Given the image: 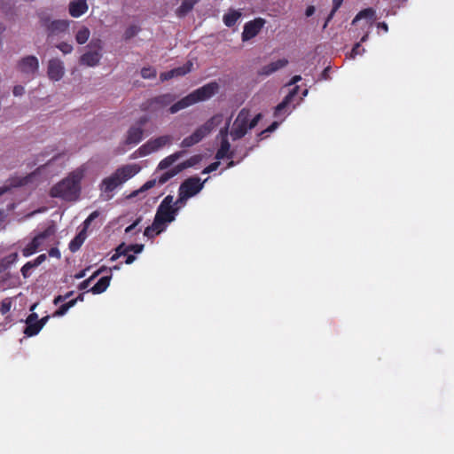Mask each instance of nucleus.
Here are the masks:
<instances>
[{
  "mask_svg": "<svg viewBox=\"0 0 454 454\" xmlns=\"http://www.w3.org/2000/svg\"><path fill=\"white\" fill-rule=\"evenodd\" d=\"M82 175L78 172L69 174L66 178L56 184L51 189V196L60 198L67 201L76 200L81 192Z\"/></svg>",
  "mask_w": 454,
  "mask_h": 454,
  "instance_id": "nucleus-1",
  "label": "nucleus"
},
{
  "mask_svg": "<svg viewBox=\"0 0 454 454\" xmlns=\"http://www.w3.org/2000/svg\"><path fill=\"white\" fill-rule=\"evenodd\" d=\"M219 90V85L216 82H211L204 86L193 90L182 99L176 101L174 105L167 110L168 114H174L177 112L189 107L198 102L205 101L213 97Z\"/></svg>",
  "mask_w": 454,
  "mask_h": 454,
  "instance_id": "nucleus-2",
  "label": "nucleus"
},
{
  "mask_svg": "<svg viewBox=\"0 0 454 454\" xmlns=\"http://www.w3.org/2000/svg\"><path fill=\"white\" fill-rule=\"evenodd\" d=\"M141 168L137 164H127L118 168L111 176L104 178L100 190L106 193L114 192L118 186L136 176Z\"/></svg>",
  "mask_w": 454,
  "mask_h": 454,
  "instance_id": "nucleus-3",
  "label": "nucleus"
},
{
  "mask_svg": "<svg viewBox=\"0 0 454 454\" xmlns=\"http://www.w3.org/2000/svg\"><path fill=\"white\" fill-rule=\"evenodd\" d=\"M249 110L243 108L239 113L230 132L232 140L242 138L248 129H254L261 121L262 114H257L251 121Z\"/></svg>",
  "mask_w": 454,
  "mask_h": 454,
  "instance_id": "nucleus-4",
  "label": "nucleus"
},
{
  "mask_svg": "<svg viewBox=\"0 0 454 454\" xmlns=\"http://www.w3.org/2000/svg\"><path fill=\"white\" fill-rule=\"evenodd\" d=\"M223 114H215L204 124L198 127L192 135L184 137L181 142V147L188 148L198 143H200L204 137H206L211 131L221 124L223 121Z\"/></svg>",
  "mask_w": 454,
  "mask_h": 454,
  "instance_id": "nucleus-5",
  "label": "nucleus"
},
{
  "mask_svg": "<svg viewBox=\"0 0 454 454\" xmlns=\"http://www.w3.org/2000/svg\"><path fill=\"white\" fill-rule=\"evenodd\" d=\"M176 99V96L172 93H165L155 96L145 101L142 104V110L158 114L168 106V109L174 105Z\"/></svg>",
  "mask_w": 454,
  "mask_h": 454,
  "instance_id": "nucleus-6",
  "label": "nucleus"
},
{
  "mask_svg": "<svg viewBox=\"0 0 454 454\" xmlns=\"http://www.w3.org/2000/svg\"><path fill=\"white\" fill-rule=\"evenodd\" d=\"M176 208L173 207V196L167 195L159 205L155 216V225L160 224L166 228L167 223L175 221L176 215Z\"/></svg>",
  "mask_w": 454,
  "mask_h": 454,
  "instance_id": "nucleus-7",
  "label": "nucleus"
},
{
  "mask_svg": "<svg viewBox=\"0 0 454 454\" xmlns=\"http://www.w3.org/2000/svg\"><path fill=\"white\" fill-rule=\"evenodd\" d=\"M172 142V137L169 135H164L158 137L156 138H152L148 140L145 144L141 145L137 153L139 156L144 157L148 154H151L152 153H154L160 148L164 147L167 145L171 144Z\"/></svg>",
  "mask_w": 454,
  "mask_h": 454,
  "instance_id": "nucleus-8",
  "label": "nucleus"
},
{
  "mask_svg": "<svg viewBox=\"0 0 454 454\" xmlns=\"http://www.w3.org/2000/svg\"><path fill=\"white\" fill-rule=\"evenodd\" d=\"M197 176H190L181 183L178 188V193L184 194L186 198L190 199L197 195L204 187V183Z\"/></svg>",
  "mask_w": 454,
  "mask_h": 454,
  "instance_id": "nucleus-9",
  "label": "nucleus"
},
{
  "mask_svg": "<svg viewBox=\"0 0 454 454\" xmlns=\"http://www.w3.org/2000/svg\"><path fill=\"white\" fill-rule=\"evenodd\" d=\"M266 20L262 18H255L244 25L241 35L242 41L246 42L255 37L264 27Z\"/></svg>",
  "mask_w": 454,
  "mask_h": 454,
  "instance_id": "nucleus-10",
  "label": "nucleus"
},
{
  "mask_svg": "<svg viewBox=\"0 0 454 454\" xmlns=\"http://www.w3.org/2000/svg\"><path fill=\"white\" fill-rule=\"evenodd\" d=\"M19 70L25 74L34 76L39 69V61L35 56L29 55L18 62Z\"/></svg>",
  "mask_w": 454,
  "mask_h": 454,
  "instance_id": "nucleus-11",
  "label": "nucleus"
},
{
  "mask_svg": "<svg viewBox=\"0 0 454 454\" xmlns=\"http://www.w3.org/2000/svg\"><path fill=\"white\" fill-rule=\"evenodd\" d=\"M47 74L50 80L58 82L65 74L64 63L59 59H51L48 62Z\"/></svg>",
  "mask_w": 454,
  "mask_h": 454,
  "instance_id": "nucleus-12",
  "label": "nucleus"
},
{
  "mask_svg": "<svg viewBox=\"0 0 454 454\" xmlns=\"http://www.w3.org/2000/svg\"><path fill=\"white\" fill-rule=\"evenodd\" d=\"M144 137V129L141 127L131 126L127 131L124 144L126 145H135L139 144Z\"/></svg>",
  "mask_w": 454,
  "mask_h": 454,
  "instance_id": "nucleus-13",
  "label": "nucleus"
},
{
  "mask_svg": "<svg viewBox=\"0 0 454 454\" xmlns=\"http://www.w3.org/2000/svg\"><path fill=\"white\" fill-rule=\"evenodd\" d=\"M299 90V86H294L293 90L285 97L281 103H279L274 111L275 117H280L283 114H285L286 109L291 104L294 98L297 95Z\"/></svg>",
  "mask_w": 454,
  "mask_h": 454,
  "instance_id": "nucleus-14",
  "label": "nucleus"
},
{
  "mask_svg": "<svg viewBox=\"0 0 454 454\" xmlns=\"http://www.w3.org/2000/svg\"><path fill=\"white\" fill-rule=\"evenodd\" d=\"M288 64V60L286 59H278L277 61L271 62L262 67L259 72V75L268 76L276 71L285 67Z\"/></svg>",
  "mask_w": 454,
  "mask_h": 454,
  "instance_id": "nucleus-15",
  "label": "nucleus"
},
{
  "mask_svg": "<svg viewBox=\"0 0 454 454\" xmlns=\"http://www.w3.org/2000/svg\"><path fill=\"white\" fill-rule=\"evenodd\" d=\"M86 0H75L69 4V14L74 18H78L88 11Z\"/></svg>",
  "mask_w": 454,
  "mask_h": 454,
  "instance_id": "nucleus-16",
  "label": "nucleus"
},
{
  "mask_svg": "<svg viewBox=\"0 0 454 454\" xmlns=\"http://www.w3.org/2000/svg\"><path fill=\"white\" fill-rule=\"evenodd\" d=\"M102 55L98 51H90L83 53L80 58V63L88 67H95L98 65Z\"/></svg>",
  "mask_w": 454,
  "mask_h": 454,
  "instance_id": "nucleus-17",
  "label": "nucleus"
},
{
  "mask_svg": "<svg viewBox=\"0 0 454 454\" xmlns=\"http://www.w3.org/2000/svg\"><path fill=\"white\" fill-rule=\"evenodd\" d=\"M186 153V151L181 150L177 151L164 159H162L160 163L158 164L157 169L159 170H164L168 168L172 164H174L176 160L184 157Z\"/></svg>",
  "mask_w": 454,
  "mask_h": 454,
  "instance_id": "nucleus-18",
  "label": "nucleus"
},
{
  "mask_svg": "<svg viewBox=\"0 0 454 454\" xmlns=\"http://www.w3.org/2000/svg\"><path fill=\"white\" fill-rule=\"evenodd\" d=\"M224 158L232 159L233 152L231 151V145L227 137H223L221 140L220 148L215 153L216 160H223Z\"/></svg>",
  "mask_w": 454,
  "mask_h": 454,
  "instance_id": "nucleus-19",
  "label": "nucleus"
},
{
  "mask_svg": "<svg viewBox=\"0 0 454 454\" xmlns=\"http://www.w3.org/2000/svg\"><path fill=\"white\" fill-rule=\"evenodd\" d=\"M84 299V294H80L75 299H72L67 302L63 303L59 308L53 313V317L64 316L70 308L74 307L77 301H82Z\"/></svg>",
  "mask_w": 454,
  "mask_h": 454,
  "instance_id": "nucleus-20",
  "label": "nucleus"
},
{
  "mask_svg": "<svg viewBox=\"0 0 454 454\" xmlns=\"http://www.w3.org/2000/svg\"><path fill=\"white\" fill-rule=\"evenodd\" d=\"M68 22L63 20H56L51 21L47 25V30L50 34H57L66 31L68 28Z\"/></svg>",
  "mask_w": 454,
  "mask_h": 454,
  "instance_id": "nucleus-21",
  "label": "nucleus"
},
{
  "mask_svg": "<svg viewBox=\"0 0 454 454\" xmlns=\"http://www.w3.org/2000/svg\"><path fill=\"white\" fill-rule=\"evenodd\" d=\"M111 275L104 276L90 288V292L94 294L104 293L110 285Z\"/></svg>",
  "mask_w": 454,
  "mask_h": 454,
  "instance_id": "nucleus-22",
  "label": "nucleus"
},
{
  "mask_svg": "<svg viewBox=\"0 0 454 454\" xmlns=\"http://www.w3.org/2000/svg\"><path fill=\"white\" fill-rule=\"evenodd\" d=\"M87 239V233L84 232V231H80L77 235L70 241L69 243V249L71 252L75 253L77 252L82 244L84 243L85 239Z\"/></svg>",
  "mask_w": 454,
  "mask_h": 454,
  "instance_id": "nucleus-23",
  "label": "nucleus"
},
{
  "mask_svg": "<svg viewBox=\"0 0 454 454\" xmlns=\"http://www.w3.org/2000/svg\"><path fill=\"white\" fill-rule=\"evenodd\" d=\"M242 13L239 10H230L223 17V23L226 27H233L241 17Z\"/></svg>",
  "mask_w": 454,
  "mask_h": 454,
  "instance_id": "nucleus-24",
  "label": "nucleus"
},
{
  "mask_svg": "<svg viewBox=\"0 0 454 454\" xmlns=\"http://www.w3.org/2000/svg\"><path fill=\"white\" fill-rule=\"evenodd\" d=\"M375 17V11L372 8H366L360 11L354 20H352V25H355L358 20L362 19H368L370 20L368 26L370 27L372 24V21Z\"/></svg>",
  "mask_w": 454,
  "mask_h": 454,
  "instance_id": "nucleus-25",
  "label": "nucleus"
},
{
  "mask_svg": "<svg viewBox=\"0 0 454 454\" xmlns=\"http://www.w3.org/2000/svg\"><path fill=\"white\" fill-rule=\"evenodd\" d=\"M201 160H202V156L200 154H196V155L190 157L188 160L177 164L176 166H177V168L179 169V171L182 172L183 170H184L186 168L196 166L197 164H199L201 161Z\"/></svg>",
  "mask_w": 454,
  "mask_h": 454,
  "instance_id": "nucleus-26",
  "label": "nucleus"
},
{
  "mask_svg": "<svg viewBox=\"0 0 454 454\" xmlns=\"http://www.w3.org/2000/svg\"><path fill=\"white\" fill-rule=\"evenodd\" d=\"M196 0H184L181 5L176 9V13L178 17L185 16L189 12H191L195 4Z\"/></svg>",
  "mask_w": 454,
  "mask_h": 454,
  "instance_id": "nucleus-27",
  "label": "nucleus"
},
{
  "mask_svg": "<svg viewBox=\"0 0 454 454\" xmlns=\"http://www.w3.org/2000/svg\"><path fill=\"white\" fill-rule=\"evenodd\" d=\"M56 231H57L56 225L54 224L53 222H51V224L44 231H43L40 233H38L37 235H35V238L37 239V240L41 244H43L44 239H46L51 236H54Z\"/></svg>",
  "mask_w": 454,
  "mask_h": 454,
  "instance_id": "nucleus-28",
  "label": "nucleus"
},
{
  "mask_svg": "<svg viewBox=\"0 0 454 454\" xmlns=\"http://www.w3.org/2000/svg\"><path fill=\"white\" fill-rule=\"evenodd\" d=\"M120 267L119 266H114L112 269H109V271L113 270H119ZM106 271H108V269L106 267H101L99 268L97 271H95L93 273L92 276H90L89 278H87L86 280L82 281L80 285H79V289L80 290H83V289H86L89 286H90V281L95 278L97 276H98L99 274L103 273V272H106Z\"/></svg>",
  "mask_w": 454,
  "mask_h": 454,
  "instance_id": "nucleus-29",
  "label": "nucleus"
},
{
  "mask_svg": "<svg viewBox=\"0 0 454 454\" xmlns=\"http://www.w3.org/2000/svg\"><path fill=\"white\" fill-rule=\"evenodd\" d=\"M42 244L35 237L32 240L22 249V254L28 257L35 254Z\"/></svg>",
  "mask_w": 454,
  "mask_h": 454,
  "instance_id": "nucleus-30",
  "label": "nucleus"
},
{
  "mask_svg": "<svg viewBox=\"0 0 454 454\" xmlns=\"http://www.w3.org/2000/svg\"><path fill=\"white\" fill-rule=\"evenodd\" d=\"M165 230V227L160 226V224L155 225V221L153 220V223L146 227L144 235L149 239L153 238L155 235L160 234Z\"/></svg>",
  "mask_w": 454,
  "mask_h": 454,
  "instance_id": "nucleus-31",
  "label": "nucleus"
},
{
  "mask_svg": "<svg viewBox=\"0 0 454 454\" xmlns=\"http://www.w3.org/2000/svg\"><path fill=\"white\" fill-rule=\"evenodd\" d=\"M42 328L43 327L41 326L39 322L26 323L24 333L29 337L35 336L39 333Z\"/></svg>",
  "mask_w": 454,
  "mask_h": 454,
  "instance_id": "nucleus-32",
  "label": "nucleus"
},
{
  "mask_svg": "<svg viewBox=\"0 0 454 454\" xmlns=\"http://www.w3.org/2000/svg\"><path fill=\"white\" fill-rule=\"evenodd\" d=\"M90 35V31L87 27H82L75 35V40L77 43H85Z\"/></svg>",
  "mask_w": 454,
  "mask_h": 454,
  "instance_id": "nucleus-33",
  "label": "nucleus"
},
{
  "mask_svg": "<svg viewBox=\"0 0 454 454\" xmlns=\"http://www.w3.org/2000/svg\"><path fill=\"white\" fill-rule=\"evenodd\" d=\"M180 171L177 168V166L176 165L174 168L168 169V171L164 172L158 179V183L160 184H164L167 183L169 179L179 174Z\"/></svg>",
  "mask_w": 454,
  "mask_h": 454,
  "instance_id": "nucleus-34",
  "label": "nucleus"
},
{
  "mask_svg": "<svg viewBox=\"0 0 454 454\" xmlns=\"http://www.w3.org/2000/svg\"><path fill=\"white\" fill-rule=\"evenodd\" d=\"M367 39H368V33L364 35L363 37L361 38L360 42L356 43L353 46L352 51H351V57L352 58H355L356 55H361L362 52L364 51V49L362 48L361 43L365 42Z\"/></svg>",
  "mask_w": 454,
  "mask_h": 454,
  "instance_id": "nucleus-35",
  "label": "nucleus"
},
{
  "mask_svg": "<svg viewBox=\"0 0 454 454\" xmlns=\"http://www.w3.org/2000/svg\"><path fill=\"white\" fill-rule=\"evenodd\" d=\"M99 216V212L98 210L93 211L90 214V215L84 220L82 223V231L87 233L88 229L90 228L92 222Z\"/></svg>",
  "mask_w": 454,
  "mask_h": 454,
  "instance_id": "nucleus-36",
  "label": "nucleus"
},
{
  "mask_svg": "<svg viewBox=\"0 0 454 454\" xmlns=\"http://www.w3.org/2000/svg\"><path fill=\"white\" fill-rule=\"evenodd\" d=\"M129 253V249L128 248V246H126L124 243H121L115 249V254L112 255L111 261L117 260L121 255H127Z\"/></svg>",
  "mask_w": 454,
  "mask_h": 454,
  "instance_id": "nucleus-37",
  "label": "nucleus"
},
{
  "mask_svg": "<svg viewBox=\"0 0 454 454\" xmlns=\"http://www.w3.org/2000/svg\"><path fill=\"white\" fill-rule=\"evenodd\" d=\"M156 182H157L156 179H151V180L146 181L138 190L133 192L130 196L135 197L140 192H145L147 190L153 188L156 184Z\"/></svg>",
  "mask_w": 454,
  "mask_h": 454,
  "instance_id": "nucleus-38",
  "label": "nucleus"
},
{
  "mask_svg": "<svg viewBox=\"0 0 454 454\" xmlns=\"http://www.w3.org/2000/svg\"><path fill=\"white\" fill-rule=\"evenodd\" d=\"M139 31H140V28L137 26L131 25L126 28L123 37L126 41L129 40L132 37H134L135 35H137Z\"/></svg>",
  "mask_w": 454,
  "mask_h": 454,
  "instance_id": "nucleus-39",
  "label": "nucleus"
},
{
  "mask_svg": "<svg viewBox=\"0 0 454 454\" xmlns=\"http://www.w3.org/2000/svg\"><path fill=\"white\" fill-rule=\"evenodd\" d=\"M12 305V298L7 297V298H4V300H2L1 305H0L1 314L2 315L7 314L11 310Z\"/></svg>",
  "mask_w": 454,
  "mask_h": 454,
  "instance_id": "nucleus-40",
  "label": "nucleus"
},
{
  "mask_svg": "<svg viewBox=\"0 0 454 454\" xmlns=\"http://www.w3.org/2000/svg\"><path fill=\"white\" fill-rule=\"evenodd\" d=\"M189 199L186 198L184 194L178 193V198L176 201L173 200V207L176 208V214L178 211L186 205L187 200Z\"/></svg>",
  "mask_w": 454,
  "mask_h": 454,
  "instance_id": "nucleus-41",
  "label": "nucleus"
},
{
  "mask_svg": "<svg viewBox=\"0 0 454 454\" xmlns=\"http://www.w3.org/2000/svg\"><path fill=\"white\" fill-rule=\"evenodd\" d=\"M141 76L145 79H152L156 77V70L153 67H144L141 70Z\"/></svg>",
  "mask_w": 454,
  "mask_h": 454,
  "instance_id": "nucleus-42",
  "label": "nucleus"
},
{
  "mask_svg": "<svg viewBox=\"0 0 454 454\" xmlns=\"http://www.w3.org/2000/svg\"><path fill=\"white\" fill-rule=\"evenodd\" d=\"M192 66V63H189L187 65H184L183 67H179L176 68H174L176 76H183L186 74H188L191 71V67Z\"/></svg>",
  "mask_w": 454,
  "mask_h": 454,
  "instance_id": "nucleus-43",
  "label": "nucleus"
},
{
  "mask_svg": "<svg viewBox=\"0 0 454 454\" xmlns=\"http://www.w3.org/2000/svg\"><path fill=\"white\" fill-rule=\"evenodd\" d=\"M34 268H35V266L33 264L32 261L26 262L20 270L22 276L27 278L30 275V270Z\"/></svg>",
  "mask_w": 454,
  "mask_h": 454,
  "instance_id": "nucleus-44",
  "label": "nucleus"
},
{
  "mask_svg": "<svg viewBox=\"0 0 454 454\" xmlns=\"http://www.w3.org/2000/svg\"><path fill=\"white\" fill-rule=\"evenodd\" d=\"M57 48L64 54H69L73 51V46L67 43L62 42L57 45Z\"/></svg>",
  "mask_w": 454,
  "mask_h": 454,
  "instance_id": "nucleus-45",
  "label": "nucleus"
},
{
  "mask_svg": "<svg viewBox=\"0 0 454 454\" xmlns=\"http://www.w3.org/2000/svg\"><path fill=\"white\" fill-rule=\"evenodd\" d=\"M89 47L94 49L95 51L100 52L103 48V43L100 39H93L90 41Z\"/></svg>",
  "mask_w": 454,
  "mask_h": 454,
  "instance_id": "nucleus-46",
  "label": "nucleus"
},
{
  "mask_svg": "<svg viewBox=\"0 0 454 454\" xmlns=\"http://www.w3.org/2000/svg\"><path fill=\"white\" fill-rule=\"evenodd\" d=\"M74 292L73 291H70L68 293H67L65 295H58L54 298L53 300V303L55 305H58L59 303L62 302V301H65L67 299H68L69 297H71L73 295Z\"/></svg>",
  "mask_w": 454,
  "mask_h": 454,
  "instance_id": "nucleus-47",
  "label": "nucleus"
},
{
  "mask_svg": "<svg viewBox=\"0 0 454 454\" xmlns=\"http://www.w3.org/2000/svg\"><path fill=\"white\" fill-rule=\"evenodd\" d=\"M219 165H220L219 161H215V162L209 164L207 167H206L202 170V174H208V173H211V172L216 170L218 168Z\"/></svg>",
  "mask_w": 454,
  "mask_h": 454,
  "instance_id": "nucleus-48",
  "label": "nucleus"
},
{
  "mask_svg": "<svg viewBox=\"0 0 454 454\" xmlns=\"http://www.w3.org/2000/svg\"><path fill=\"white\" fill-rule=\"evenodd\" d=\"M144 245L142 244H134V245H128V248L129 249V252H133L135 254H139L144 249Z\"/></svg>",
  "mask_w": 454,
  "mask_h": 454,
  "instance_id": "nucleus-49",
  "label": "nucleus"
},
{
  "mask_svg": "<svg viewBox=\"0 0 454 454\" xmlns=\"http://www.w3.org/2000/svg\"><path fill=\"white\" fill-rule=\"evenodd\" d=\"M173 77H176V74H175L174 69H171L170 71H168V72L160 74V80L161 81H167V80H169V79H171Z\"/></svg>",
  "mask_w": 454,
  "mask_h": 454,
  "instance_id": "nucleus-50",
  "label": "nucleus"
},
{
  "mask_svg": "<svg viewBox=\"0 0 454 454\" xmlns=\"http://www.w3.org/2000/svg\"><path fill=\"white\" fill-rule=\"evenodd\" d=\"M173 77H176V74H175L174 69H171L170 71H168V72L160 74V80L161 81H167V80H169V79H171Z\"/></svg>",
  "mask_w": 454,
  "mask_h": 454,
  "instance_id": "nucleus-51",
  "label": "nucleus"
},
{
  "mask_svg": "<svg viewBox=\"0 0 454 454\" xmlns=\"http://www.w3.org/2000/svg\"><path fill=\"white\" fill-rule=\"evenodd\" d=\"M278 126V123L277 121H273L266 129L262 130L259 136H262L264 135L265 133H270L272 131H274Z\"/></svg>",
  "mask_w": 454,
  "mask_h": 454,
  "instance_id": "nucleus-52",
  "label": "nucleus"
},
{
  "mask_svg": "<svg viewBox=\"0 0 454 454\" xmlns=\"http://www.w3.org/2000/svg\"><path fill=\"white\" fill-rule=\"evenodd\" d=\"M13 95L16 97L21 96L25 92V89L22 85H16L12 90Z\"/></svg>",
  "mask_w": 454,
  "mask_h": 454,
  "instance_id": "nucleus-53",
  "label": "nucleus"
},
{
  "mask_svg": "<svg viewBox=\"0 0 454 454\" xmlns=\"http://www.w3.org/2000/svg\"><path fill=\"white\" fill-rule=\"evenodd\" d=\"M46 260L44 254L38 255L35 260L32 261L33 264L37 267Z\"/></svg>",
  "mask_w": 454,
  "mask_h": 454,
  "instance_id": "nucleus-54",
  "label": "nucleus"
},
{
  "mask_svg": "<svg viewBox=\"0 0 454 454\" xmlns=\"http://www.w3.org/2000/svg\"><path fill=\"white\" fill-rule=\"evenodd\" d=\"M48 254L51 257H56L58 259H59L61 256L60 251L59 250L58 247H51L49 250Z\"/></svg>",
  "mask_w": 454,
  "mask_h": 454,
  "instance_id": "nucleus-55",
  "label": "nucleus"
},
{
  "mask_svg": "<svg viewBox=\"0 0 454 454\" xmlns=\"http://www.w3.org/2000/svg\"><path fill=\"white\" fill-rule=\"evenodd\" d=\"M147 121H148V118L146 116H142L137 121V122L134 126L141 127L142 129H144V126L147 123Z\"/></svg>",
  "mask_w": 454,
  "mask_h": 454,
  "instance_id": "nucleus-56",
  "label": "nucleus"
},
{
  "mask_svg": "<svg viewBox=\"0 0 454 454\" xmlns=\"http://www.w3.org/2000/svg\"><path fill=\"white\" fill-rule=\"evenodd\" d=\"M140 222H141V217H138L132 224H130L129 226H128L125 229V232L130 233Z\"/></svg>",
  "mask_w": 454,
  "mask_h": 454,
  "instance_id": "nucleus-57",
  "label": "nucleus"
},
{
  "mask_svg": "<svg viewBox=\"0 0 454 454\" xmlns=\"http://www.w3.org/2000/svg\"><path fill=\"white\" fill-rule=\"evenodd\" d=\"M39 322L38 315L35 312L31 313L26 319V323Z\"/></svg>",
  "mask_w": 454,
  "mask_h": 454,
  "instance_id": "nucleus-58",
  "label": "nucleus"
},
{
  "mask_svg": "<svg viewBox=\"0 0 454 454\" xmlns=\"http://www.w3.org/2000/svg\"><path fill=\"white\" fill-rule=\"evenodd\" d=\"M344 0H333V12H337L339 8L341 6Z\"/></svg>",
  "mask_w": 454,
  "mask_h": 454,
  "instance_id": "nucleus-59",
  "label": "nucleus"
},
{
  "mask_svg": "<svg viewBox=\"0 0 454 454\" xmlns=\"http://www.w3.org/2000/svg\"><path fill=\"white\" fill-rule=\"evenodd\" d=\"M230 122L228 121L225 127L222 128L220 130V135L223 137H227L228 135V129H229Z\"/></svg>",
  "mask_w": 454,
  "mask_h": 454,
  "instance_id": "nucleus-60",
  "label": "nucleus"
},
{
  "mask_svg": "<svg viewBox=\"0 0 454 454\" xmlns=\"http://www.w3.org/2000/svg\"><path fill=\"white\" fill-rule=\"evenodd\" d=\"M301 80V75H294V76L292 77V79L287 83V85L291 86V85L296 84Z\"/></svg>",
  "mask_w": 454,
  "mask_h": 454,
  "instance_id": "nucleus-61",
  "label": "nucleus"
},
{
  "mask_svg": "<svg viewBox=\"0 0 454 454\" xmlns=\"http://www.w3.org/2000/svg\"><path fill=\"white\" fill-rule=\"evenodd\" d=\"M314 12H315V7L313 5H309L306 9L305 15L307 17H310L314 14Z\"/></svg>",
  "mask_w": 454,
  "mask_h": 454,
  "instance_id": "nucleus-62",
  "label": "nucleus"
},
{
  "mask_svg": "<svg viewBox=\"0 0 454 454\" xmlns=\"http://www.w3.org/2000/svg\"><path fill=\"white\" fill-rule=\"evenodd\" d=\"M126 256H127V258L125 260L126 264H131L136 260V256L134 254H128Z\"/></svg>",
  "mask_w": 454,
  "mask_h": 454,
  "instance_id": "nucleus-63",
  "label": "nucleus"
},
{
  "mask_svg": "<svg viewBox=\"0 0 454 454\" xmlns=\"http://www.w3.org/2000/svg\"><path fill=\"white\" fill-rule=\"evenodd\" d=\"M378 27L382 29L384 32H387L388 31V26L386 22H379L378 23Z\"/></svg>",
  "mask_w": 454,
  "mask_h": 454,
  "instance_id": "nucleus-64",
  "label": "nucleus"
}]
</instances>
